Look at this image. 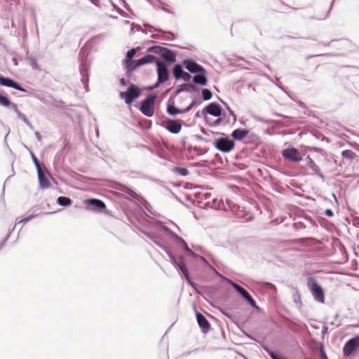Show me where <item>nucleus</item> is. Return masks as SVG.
<instances>
[{"instance_id": "f257e3e1", "label": "nucleus", "mask_w": 359, "mask_h": 359, "mask_svg": "<svg viewBox=\"0 0 359 359\" xmlns=\"http://www.w3.org/2000/svg\"><path fill=\"white\" fill-rule=\"evenodd\" d=\"M307 286L313 298L320 303L325 302V293L323 288L318 285L314 277H309L307 280Z\"/></svg>"}, {"instance_id": "f03ea898", "label": "nucleus", "mask_w": 359, "mask_h": 359, "mask_svg": "<svg viewBox=\"0 0 359 359\" xmlns=\"http://www.w3.org/2000/svg\"><path fill=\"white\" fill-rule=\"evenodd\" d=\"M155 99V95H150L142 102L140 111L143 114L149 117H151L154 115Z\"/></svg>"}, {"instance_id": "7ed1b4c3", "label": "nucleus", "mask_w": 359, "mask_h": 359, "mask_svg": "<svg viewBox=\"0 0 359 359\" xmlns=\"http://www.w3.org/2000/svg\"><path fill=\"white\" fill-rule=\"evenodd\" d=\"M235 146L233 140L228 137H221L215 142V147L219 151L225 153L231 151Z\"/></svg>"}, {"instance_id": "20e7f679", "label": "nucleus", "mask_w": 359, "mask_h": 359, "mask_svg": "<svg viewBox=\"0 0 359 359\" xmlns=\"http://www.w3.org/2000/svg\"><path fill=\"white\" fill-rule=\"evenodd\" d=\"M140 95V92L138 88L135 86H131L128 88V92L121 93V97L125 99V102L130 104L133 100L137 98Z\"/></svg>"}, {"instance_id": "39448f33", "label": "nucleus", "mask_w": 359, "mask_h": 359, "mask_svg": "<svg viewBox=\"0 0 359 359\" xmlns=\"http://www.w3.org/2000/svg\"><path fill=\"white\" fill-rule=\"evenodd\" d=\"M283 156L291 161L299 162L302 160L299 151L295 148H288L282 151Z\"/></svg>"}, {"instance_id": "423d86ee", "label": "nucleus", "mask_w": 359, "mask_h": 359, "mask_svg": "<svg viewBox=\"0 0 359 359\" xmlns=\"http://www.w3.org/2000/svg\"><path fill=\"white\" fill-rule=\"evenodd\" d=\"M359 346V335L348 340L344 345L343 352L344 355L348 356Z\"/></svg>"}, {"instance_id": "0eeeda50", "label": "nucleus", "mask_w": 359, "mask_h": 359, "mask_svg": "<svg viewBox=\"0 0 359 359\" xmlns=\"http://www.w3.org/2000/svg\"><path fill=\"white\" fill-rule=\"evenodd\" d=\"M87 208L91 210H100L106 208L105 203L99 199L90 198L84 201Z\"/></svg>"}, {"instance_id": "6e6552de", "label": "nucleus", "mask_w": 359, "mask_h": 359, "mask_svg": "<svg viewBox=\"0 0 359 359\" xmlns=\"http://www.w3.org/2000/svg\"><path fill=\"white\" fill-rule=\"evenodd\" d=\"M158 72V80L159 83H164L168 79V72L166 65L158 60L156 61Z\"/></svg>"}, {"instance_id": "1a4fd4ad", "label": "nucleus", "mask_w": 359, "mask_h": 359, "mask_svg": "<svg viewBox=\"0 0 359 359\" xmlns=\"http://www.w3.org/2000/svg\"><path fill=\"white\" fill-rule=\"evenodd\" d=\"M165 128L170 133L173 134H177L182 130V122L180 120L169 119L165 122Z\"/></svg>"}, {"instance_id": "9d476101", "label": "nucleus", "mask_w": 359, "mask_h": 359, "mask_svg": "<svg viewBox=\"0 0 359 359\" xmlns=\"http://www.w3.org/2000/svg\"><path fill=\"white\" fill-rule=\"evenodd\" d=\"M184 65H185L186 69L191 73L205 74V70L202 66L191 60H185L184 61Z\"/></svg>"}, {"instance_id": "9b49d317", "label": "nucleus", "mask_w": 359, "mask_h": 359, "mask_svg": "<svg viewBox=\"0 0 359 359\" xmlns=\"http://www.w3.org/2000/svg\"><path fill=\"white\" fill-rule=\"evenodd\" d=\"M231 285L236 291H238L243 297V298H245L248 301V302L252 306H257L255 301L252 299V297L250 296V294L248 293L247 290H245L243 287H242L236 283L232 282Z\"/></svg>"}, {"instance_id": "f8f14e48", "label": "nucleus", "mask_w": 359, "mask_h": 359, "mask_svg": "<svg viewBox=\"0 0 359 359\" xmlns=\"http://www.w3.org/2000/svg\"><path fill=\"white\" fill-rule=\"evenodd\" d=\"M196 319L198 324L201 329L202 330L203 332L207 333L210 328V325L208 320L203 314H201L199 312L196 313Z\"/></svg>"}, {"instance_id": "ddd939ff", "label": "nucleus", "mask_w": 359, "mask_h": 359, "mask_svg": "<svg viewBox=\"0 0 359 359\" xmlns=\"http://www.w3.org/2000/svg\"><path fill=\"white\" fill-rule=\"evenodd\" d=\"M37 174L40 187L43 189L49 188L50 182L48 180V176L45 174L42 169L37 170Z\"/></svg>"}, {"instance_id": "4468645a", "label": "nucleus", "mask_w": 359, "mask_h": 359, "mask_svg": "<svg viewBox=\"0 0 359 359\" xmlns=\"http://www.w3.org/2000/svg\"><path fill=\"white\" fill-rule=\"evenodd\" d=\"M0 85L11 87L20 91H25V90L18 83L15 82L9 78L4 77L2 76H0Z\"/></svg>"}, {"instance_id": "2eb2a0df", "label": "nucleus", "mask_w": 359, "mask_h": 359, "mask_svg": "<svg viewBox=\"0 0 359 359\" xmlns=\"http://www.w3.org/2000/svg\"><path fill=\"white\" fill-rule=\"evenodd\" d=\"M160 54L163 59L170 62H175L176 60V54L166 48H161Z\"/></svg>"}, {"instance_id": "dca6fc26", "label": "nucleus", "mask_w": 359, "mask_h": 359, "mask_svg": "<svg viewBox=\"0 0 359 359\" xmlns=\"http://www.w3.org/2000/svg\"><path fill=\"white\" fill-rule=\"evenodd\" d=\"M207 113L214 116H219L222 111L220 106L217 103H211L208 104L204 109Z\"/></svg>"}, {"instance_id": "f3484780", "label": "nucleus", "mask_w": 359, "mask_h": 359, "mask_svg": "<svg viewBox=\"0 0 359 359\" xmlns=\"http://www.w3.org/2000/svg\"><path fill=\"white\" fill-rule=\"evenodd\" d=\"M195 104L194 102H192L191 104L184 110H180L177 108H176L173 104H168L167 107V112L172 116L177 115L180 113L186 112L189 111Z\"/></svg>"}, {"instance_id": "a211bd4d", "label": "nucleus", "mask_w": 359, "mask_h": 359, "mask_svg": "<svg viewBox=\"0 0 359 359\" xmlns=\"http://www.w3.org/2000/svg\"><path fill=\"white\" fill-rule=\"evenodd\" d=\"M248 130L245 129H236L231 133V136L234 140H242L248 135Z\"/></svg>"}, {"instance_id": "6ab92c4d", "label": "nucleus", "mask_w": 359, "mask_h": 359, "mask_svg": "<svg viewBox=\"0 0 359 359\" xmlns=\"http://www.w3.org/2000/svg\"><path fill=\"white\" fill-rule=\"evenodd\" d=\"M155 61H156L155 56L151 55H147L144 57L139 59L137 61L136 66L139 67V66H141V65H145V64H148V63H151V62H155Z\"/></svg>"}, {"instance_id": "aec40b11", "label": "nucleus", "mask_w": 359, "mask_h": 359, "mask_svg": "<svg viewBox=\"0 0 359 359\" xmlns=\"http://www.w3.org/2000/svg\"><path fill=\"white\" fill-rule=\"evenodd\" d=\"M193 81L195 83L201 84L202 86L206 85L208 82L205 74L203 73H200V74L194 76L193 78Z\"/></svg>"}, {"instance_id": "412c9836", "label": "nucleus", "mask_w": 359, "mask_h": 359, "mask_svg": "<svg viewBox=\"0 0 359 359\" xmlns=\"http://www.w3.org/2000/svg\"><path fill=\"white\" fill-rule=\"evenodd\" d=\"M57 203L61 206H69L72 204V201L68 197L60 196L57 199Z\"/></svg>"}, {"instance_id": "4be33fe9", "label": "nucleus", "mask_w": 359, "mask_h": 359, "mask_svg": "<svg viewBox=\"0 0 359 359\" xmlns=\"http://www.w3.org/2000/svg\"><path fill=\"white\" fill-rule=\"evenodd\" d=\"M184 71L180 65H177L173 69V75L176 79H180L182 77Z\"/></svg>"}, {"instance_id": "5701e85b", "label": "nucleus", "mask_w": 359, "mask_h": 359, "mask_svg": "<svg viewBox=\"0 0 359 359\" xmlns=\"http://www.w3.org/2000/svg\"><path fill=\"white\" fill-rule=\"evenodd\" d=\"M341 156L348 160H353L356 157V154L350 149L344 150L341 152Z\"/></svg>"}, {"instance_id": "b1692460", "label": "nucleus", "mask_w": 359, "mask_h": 359, "mask_svg": "<svg viewBox=\"0 0 359 359\" xmlns=\"http://www.w3.org/2000/svg\"><path fill=\"white\" fill-rule=\"evenodd\" d=\"M307 158L309 161L308 165L309 166V168L315 172H318L320 171L319 167L316 164V163L313 161V160L311 158L308 156Z\"/></svg>"}, {"instance_id": "393cba45", "label": "nucleus", "mask_w": 359, "mask_h": 359, "mask_svg": "<svg viewBox=\"0 0 359 359\" xmlns=\"http://www.w3.org/2000/svg\"><path fill=\"white\" fill-rule=\"evenodd\" d=\"M135 53H136V51L134 48L130 49V50L128 51V53H127V58L128 59L126 61V63L128 67H129L131 65V63H132L131 60L134 57Z\"/></svg>"}, {"instance_id": "a878e982", "label": "nucleus", "mask_w": 359, "mask_h": 359, "mask_svg": "<svg viewBox=\"0 0 359 359\" xmlns=\"http://www.w3.org/2000/svg\"><path fill=\"white\" fill-rule=\"evenodd\" d=\"M202 95L204 100H209L212 97V93L208 89H203L202 90Z\"/></svg>"}, {"instance_id": "bb28decb", "label": "nucleus", "mask_w": 359, "mask_h": 359, "mask_svg": "<svg viewBox=\"0 0 359 359\" xmlns=\"http://www.w3.org/2000/svg\"><path fill=\"white\" fill-rule=\"evenodd\" d=\"M174 170L182 176H186L189 174L188 170L184 168H175Z\"/></svg>"}, {"instance_id": "cd10ccee", "label": "nucleus", "mask_w": 359, "mask_h": 359, "mask_svg": "<svg viewBox=\"0 0 359 359\" xmlns=\"http://www.w3.org/2000/svg\"><path fill=\"white\" fill-rule=\"evenodd\" d=\"M177 266L182 271V272L183 273V274L186 277V278L188 279L189 278V271H188L187 267L185 266V265L184 264H178Z\"/></svg>"}, {"instance_id": "c85d7f7f", "label": "nucleus", "mask_w": 359, "mask_h": 359, "mask_svg": "<svg viewBox=\"0 0 359 359\" xmlns=\"http://www.w3.org/2000/svg\"><path fill=\"white\" fill-rule=\"evenodd\" d=\"M31 155H32V161L36 166V170H39L42 169L36 156L33 153H32Z\"/></svg>"}, {"instance_id": "c756f323", "label": "nucleus", "mask_w": 359, "mask_h": 359, "mask_svg": "<svg viewBox=\"0 0 359 359\" xmlns=\"http://www.w3.org/2000/svg\"><path fill=\"white\" fill-rule=\"evenodd\" d=\"M266 351L268 352L269 355L272 358V359H287L285 358H283V357L280 356L278 354H277L275 352L271 351L269 349H266Z\"/></svg>"}, {"instance_id": "7c9ffc66", "label": "nucleus", "mask_w": 359, "mask_h": 359, "mask_svg": "<svg viewBox=\"0 0 359 359\" xmlns=\"http://www.w3.org/2000/svg\"><path fill=\"white\" fill-rule=\"evenodd\" d=\"M166 252H167V253H168V255L169 257L170 258V259H171V261H172V264H173L175 266H177V265L178 264V263L177 262V261H176V259H175V258L174 255H172V253L170 251L168 250H166Z\"/></svg>"}, {"instance_id": "2f4dec72", "label": "nucleus", "mask_w": 359, "mask_h": 359, "mask_svg": "<svg viewBox=\"0 0 359 359\" xmlns=\"http://www.w3.org/2000/svg\"><path fill=\"white\" fill-rule=\"evenodd\" d=\"M181 79H182L185 81H188L191 79V75L187 72H183Z\"/></svg>"}, {"instance_id": "473e14b6", "label": "nucleus", "mask_w": 359, "mask_h": 359, "mask_svg": "<svg viewBox=\"0 0 359 359\" xmlns=\"http://www.w3.org/2000/svg\"><path fill=\"white\" fill-rule=\"evenodd\" d=\"M183 243H184V248L185 251L190 253L193 256H195V253L189 248L187 244L184 241H183Z\"/></svg>"}, {"instance_id": "72a5a7b5", "label": "nucleus", "mask_w": 359, "mask_h": 359, "mask_svg": "<svg viewBox=\"0 0 359 359\" xmlns=\"http://www.w3.org/2000/svg\"><path fill=\"white\" fill-rule=\"evenodd\" d=\"M183 87L181 90H189L190 88H194V86L192 84H184Z\"/></svg>"}, {"instance_id": "f704fd0d", "label": "nucleus", "mask_w": 359, "mask_h": 359, "mask_svg": "<svg viewBox=\"0 0 359 359\" xmlns=\"http://www.w3.org/2000/svg\"><path fill=\"white\" fill-rule=\"evenodd\" d=\"M32 217H33V216L30 215L29 217H25L24 219H22L19 220L18 222L19 223H25V222L29 221Z\"/></svg>"}, {"instance_id": "c9c22d12", "label": "nucleus", "mask_w": 359, "mask_h": 359, "mask_svg": "<svg viewBox=\"0 0 359 359\" xmlns=\"http://www.w3.org/2000/svg\"><path fill=\"white\" fill-rule=\"evenodd\" d=\"M320 358L321 359H328L324 351H320Z\"/></svg>"}, {"instance_id": "e433bc0d", "label": "nucleus", "mask_w": 359, "mask_h": 359, "mask_svg": "<svg viewBox=\"0 0 359 359\" xmlns=\"http://www.w3.org/2000/svg\"><path fill=\"white\" fill-rule=\"evenodd\" d=\"M325 213L329 217H332L333 215V212H332V211L331 210H327L325 211Z\"/></svg>"}, {"instance_id": "4c0bfd02", "label": "nucleus", "mask_w": 359, "mask_h": 359, "mask_svg": "<svg viewBox=\"0 0 359 359\" xmlns=\"http://www.w3.org/2000/svg\"><path fill=\"white\" fill-rule=\"evenodd\" d=\"M228 110H229V114H230L231 116H234V117L236 118V115L234 114V112H233L231 109H230L229 108H228Z\"/></svg>"}, {"instance_id": "58836bf2", "label": "nucleus", "mask_w": 359, "mask_h": 359, "mask_svg": "<svg viewBox=\"0 0 359 359\" xmlns=\"http://www.w3.org/2000/svg\"><path fill=\"white\" fill-rule=\"evenodd\" d=\"M198 257H200V259H201V260H203L204 262L208 263L207 260H206L204 257H201V256H198Z\"/></svg>"}]
</instances>
